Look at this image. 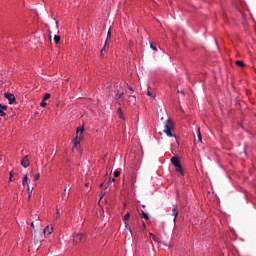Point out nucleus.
<instances>
[{"instance_id": "20", "label": "nucleus", "mask_w": 256, "mask_h": 256, "mask_svg": "<svg viewBox=\"0 0 256 256\" xmlns=\"http://www.w3.org/2000/svg\"><path fill=\"white\" fill-rule=\"evenodd\" d=\"M79 131H80V135H83V131H85V127H81L80 129L77 128V135H79Z\"/></svg>"}, {"instance_id": "35", "label": "nucleus", "mask_w": 256, "mask_h": 256, "mask_svg": "<svg viewBox=\"0 0 256 256\" xmlns=\"http://www.w3.org/2000/svg\"><path fill=\"white\" fill-rule=\"evenodd\" d=\"M9 175H10V177H9V181H13V173H12V172H10V173H9Z\"/></svg>"}, {"instance_id": "19", "label": "nucleus", "mask_w": 256, "mask_h": 256, "mask_svg": "<svg viewBox=\"0 0 256 256\" xmlns=\"http://www.w3.org/2000/svg\"><path fill=\"white\" fill-rule=\"evenodd\" d=\"M123 95H125L123 92L122 93H117L116 94L117 101H119V99H123Z\"/></svg>"}, {"instance_id": "14", "label": "nucleus", "mask_w": 256, "mask_h": 256, "mask_svg": "<svg viewBox=\"0 0 256 256\" xmlns=\"http://www.w3.org/2000/svg\"><path fill=\"white\" fill-rule=\"evenodd\" d=\"M172 213L174 215V221H177V215H179V212H177V207L172 209Z\"/></svg>"}, {"instance_id": "29", "label": "nucleus", "mask_w": 256, "mask_h": 256, "mask_svg": "<svg viewBox=\"0 0 256 256\" xmlns=\"http://www.w3.org/2000/svg\"><path fill=\"white\" fill-rule=\"evenodd\" d=\"M127 87L131 91V93H135V90L133 89V87H131V85L127 84Z\"/></svg>"}, {"instance_id": "38", "label": "nucleus", "mask_w": 256, "mask_h": 256, "mask_svg": "<svg viewBox=\"0 0 256 256\" xmlns=\"http://www.w3.org/2000/svg\"><path fill=\"white\" fill-rule=\"evenodd\" d=\"M147 95L149 96V97H152L153 96V94H151V92H147Z\"/></svg>"}, {"instance_id": "17", "label": "nucleus", "mask_w": 256, "mask_h": 256, "mask_svg": "<svg viewBox=\"0 0 256 256\" xmlns=\"http://www.w3.org/2000/svg\"><path fill=\"white\" fill-rule=\"evenodd\" d=\"M236 65H237L238 67H245V62H243V61H241V60H237V61H236Z\"/></svg>"}, {"instance_id": "28", "label": "nucleus", "mask_w": 256, "mask_h": 256, "mask_svg": "<svg viewBox=\"0 0 256 256\" xmlns=\"http://www.w3.org/2000/svg\"><path fill=\"white\" fill-rule=\"evenodd\" d=\"M5 115H7V113H5V110L0 109V117H5Z\"/></svg>"}, {"instance_id": "9", "label": "nucleus", "mask_w": 256, "mask_h": 256, "mask_svg": "<svg viewBox=\"0 0 256 256\" xmlns=\"http://www.w3.org/2000/svg\"><path fill=\"white\" fill-rule=\"evenodd\" d=\"M128 103L135 105L137 103V97L135 95L128 96Z\"/></svg>"}, {"instance_id": "5", "label": "nucleus", "mask_w": 256, "mask_h": 256, "mask_svg": "<svg viewBox=\"0 0 256 256\" xmlns=\"http://www.w3.org/2000/svg\"><path fill=\"white\" fill-rule=\"evenodd\" d=\"M30 164L31 162L29 161V156H24L21 160L22 167H24V169H27V167H29Z\"/></svg>"}, {"instance_id": "30", "label": "nucleus", "mask_w": 256, "mask_h": 256, "mask_svg": "<svg viewBox=\"0 0 256 256\" xmlns=\"http://www.w3.org/2000/svg\"><path fill=\"white\" fill-rule=\"evenodd\" d=\"M120 175H121V172H120V171H115V172H114V177L117 178V177H119Z\"/></svg>"}, {"instance_id": "6", "label": "nucleus", "mask_w": 256, "mask_h": 256, "mask_svg": "<svg viewBox=\"0 0 256 256\" xmlns=\"http://www.w3.org/2000/svg\"><path fill=\"white\" fill-rule=\"evenodd\" d=\"M43 233L45 235V237H49V235H51V233H53V226H46L43 230Z\"/></svg>"}, {"instance_id": "24", "label": "nucleus", "mask_w": 256, "mask_h": 256, "mask_svg": "<svg viewBox=\"0 0 256 256\" xmlns=\"http://www.w3.org/2000/svg\"><path fill=\"white\" fill-rule=\"evenodd\" d=\"M1 111H7V105L0 104Z\"/></svg>"}, {"instance_id": "27", "label": "nucleus", "mask_w": 256, "mask_h": 256, "mask_svg": "<svg viewBox=\"0 0 256 256\" xmlns=\"http://www.w3.org/2000/svg\"><path fill=\"white\" fill-rule=\"evenodd\" d=\"M145 229H147V225H145V222H142L141 231H145Z\"/></svg>"}, {"instance_id": "37", "label": "nucleus", "mask_w": 256, "mask_h": 256, "mask_svg": "<svg viewBox=\"0 0 256 256\" xmlns=\"http://www.w3.org/2000/svg\"><path fill=\"white\" fill-rule=\"evenodd\" d=\"M153 241H157V237L155 235H152Z\"/></svg>"}, {"instance_id": "2", "label": "nucleus", "mask_w": 256, "mask_h": 256, "mask_svg": "<svg viewBox=\"0 0 256 256\" xmlns=\"http://www.w3.org/2000/svg\"><path fill=\"white\" fill-rule=\"evenodd\" d=\"M87 239V234H79V233H74L73 235V242L74 243H83Z\"/></svg>"}, {"instance_id": "8", "label": "nucleus", "mask_w": 256, "mask_h": 256, "mask_svg": "<svg viewBox=\"0 0 256 256\" xmlns=\"http://www.w3.org/2000/svg\"><path fill=\"white\" fill-rule=\"evenodd\" d=\"M175 169H176V173H179L181 177H185V170L183 169L181 164L178 166H175Z\"/></svg>"}, {"instance_id": "26", "label": "nucleus", "mask_w": 256, "mask_h": 256, "mask_svg": "<svg viewBox=\"0 0 256 256\" xmlns=\"http://www.w3.org/2000/svg\"><path fill=\"white\" fill-rule=\"evenodd\" d=\"M32 194H33V190H31V188H28V199H31Z\"/></svg>"}, {"instance_id": "32", "label": "nucleus", "mask_w": 256, "mask_h": 256, "mask_svg": "<svg viewBox=\"0 0 256 256\" xmlns=\"http://www.w3.org/2000/svg\"><path fill=\"white\" fill-rule=\"evenodd\" d=\"M128 45L131 48V47H133L135 45V42L133 40H130Z\"/></svg>"}, {"instance_id": "36", "label": "nucleus", "mask_w": 256, "mask_h": 256, "mask_svg": "<svg viewBox=\"0 0 256 256\" xmlns=\"http://www.w3.org/2000/svg\"><path fill=\"white\" fill-rule=\"evenodd\" d=\"M59 217H61V216L59 215V210L57 209L56 210V219H59Z\"/></svg>"}, {"instance_id": "13", "label": "nucleus", "mask_w": 256, "mask_h": 256, "mask_svg": "<svg viewBox=\"0 0 256 256\" xmlns=\"http://www.w3.org/2000/svg\"><path fill=\"white\" fill-rule=\"evenodd\" d=\"M80 143H81V138H79V136H76V137L73 139L74 147H77Z\"/></svg>"}, {"instance_id": "16", "label": "nucleus", "mask_w": 256, "mask_h": 256, "mask_svg": "<svg viewBox=\"0 0 256 256\" xmlns=\"http://www.w3.org/2000/svg\"><path fill=\"white\" fill-rule=\"evenodd\" d=\"M54 41H55L56 44H59L61 42V36L55 35L54 36Z\"/></svg>"}, {"instance_id": "11", "label": "nucleus", "mask_w": 256, "mask_h": 256, "mask_svg": "<svg viewBox=\"0 0 256 256\" xmlns=\"http://www.w3.org/2000/svg\"><path fill=\"white\" fill-rule=\"evenodd\" d=\"M117 113H118L119 119H122V121H125V116L123 115V109H121V107L117 109Z\"/></svg>"}, {"instance_id": "33", "label": "nucleus", "mask_w": 256, "mask_h": 256, "mask_svg": "<svg viewBox=\"0 0 256 256\" xmlns=\"http://www.w3.org/2000/svg\"><path fill=\"white\" fill-rule=\"evenodd\" d=\"M124 224H125L126 229H128V231H131V227H129V223L125 222Z\"/></svg>"}, {"instance_id": "4", "label": "nucleus", "mask_w": 256, "mask_h": 256, "mask_svg": "<svg viewBox=\"0 0 256 256\" xmlns=\"http://www.w3.org/2000/svg\"><path fill=\"white\" fill-rule=\"evenodd\" d=\"M4 97H5L6 99H8L9 105H13V103H15V95H14V94L5 93V94H4Z\"/></svg>"}, {"instance_id": "41", "label": "nucleus", "mask_w": 256, "mask_h": 256, "mask_svg": "<svg viewBox=\"0 0 256 256\" xmlns=\"http://www.w3.org/2000/svg\"><path fill=\"white\" fill-rule=\"evenodd\" d=\"M112 181H115V178H113Z\"/></svg>"}, {"instance_id": "1", "label": "nucleus", "mask_w": 256, "mask_h": 256, "mask_svg": "<svg viewBox=\"0 0 256 256\" xmlns=\"http://www.w3.org/2000/svg\"><path fill=\"white\" fill-rule=\"evenodd\" d=\"M173 131H175V123H173L171 118H168L164 125V133L167 135V137H175Z\"/></svg>"}, {"instance_id": "40", "label": "nucleus", "mask_w": 256, "mask_h": 256, "mask_svg": "<svg viewBox=\"0 0 256 256\" xmlns=\"http://www.w3.org/2000/svg\"><path fill=\"white\" fill-rule=\"evenodd\" d=\"M180 93H182L183 95H185V92H184V91H180Z\"/></svg>"}, {"instance_id": "7", "label": "nucleus", "mask_w": 256, "mask_h": 256, "mask_svg": "<svg viewBox=\"0 0 256 256\" xmlns=\"http://www.w3.org/2000/svg\"><path fill=\"white\" fill-rule=\"evenodd\" d=\"M171 163L174 167H179V165H181V162L177 156L171 158Z\"/></svg>"}, {"instance_id": "39", "label": "nucleus", "mask_w": 256, "mask_h": 256, "mask_svg": "<svg viewBox=\"0 0 256 256\" xmlns=\"http://www.w3.org/2000/svg\"><path fill=\"white\" fill-rule=\"evenodd\" d=\"M31 227H35V224L33 222L31 223Z\"/></svg>"}, {"instance_id": "10", "label": "nucleus", "mask_w": 256, "mask_h": 256, "mask_svg": "<svg viewBox=\"0 0 256 256\" xmlns=\"http://www.w3.org/2000/svg\"><path fill=\"white\" fill-rule=\"evenodd\" d=\"M135 183H137V174L133 173L131 175V185H132V187H135Z\"/></svg>"}, {"instance_id": "3", "label": "nucleus", "mask_w": 256, "mask_h": 256, "mask_svg": "<svg viewBox=\"0 0 256 256\" xmlns=\"http://www.w3.org/2000/svg\"><path fill=\"white\" fill-rule=\"evenodd\" d=\"M109 39H111V30H109L108 33H107V39H106V42L104 44V47L101 50V55H103V53H105V51H107V49H109V44H107Z\"/></svg>"}, {"instance_id": "12", "label": "nucleus", "mask_w": 256, "mask_h": 256, "mask_svg": "<svg viewBox=\"0 0 256 256\" xmlns=\"http://www.w3.org/2000/svg\"><path fill=\"white\" fill-rule=\"evenodd\" d=\"M22 185H23V187H25L26 185H29V176L27 174L24 175V177H23Z\"/></svg>"}, {"instance_id": "25", "label": "nucleus", "mask_w": 256, "mask_h": 256, "mask_svg": "<svg viewBox=\"0 0 256 256\" xmlns=\"http://www.w3.org/2000/svg\"><path fill=\"white\" fill-rule=\"evenodd\" d=\"M40 178L41 174L37 173L36 175H34V181H39Z\"/></svg>"}, {"instance_id": "34", "label": "nucleus", "mask_w": 256, "mask_h": 256, "mask_svg": "<svg viewBox=\"0 0 256 256\" xmlns=\"http://www.w3.org/2000/svg\"><path fill=\"white\" fill-rule=\"evenodd\" d=\"M40 105H41V107H47L45 100H43Z\"/></svg>"}, {"instance_id": "23", "label": "nucleus", "mask_w": 256, "mask_h": 256, "mask_svg": "<svg viewBox=\"0 0 256 256\" xmlns=\"http://www.w3.org/2000/svg\"><path fill=\"white\" fill-rule=\"evenodd\" d=\"M50 98H51V94L46 93V94L44 95L43 101H47V99H50Z\"/></svg>"}, {"instance_id": "21", "label": "nucleus", "mask_w": 256, "mask_h": 256, "mask_svg": "<svg viewBox=\"0 0 256 256\" xmlns=\"http://www.w3.org/2000/svg\"><path fill=\"white\" fill-rule=\"evenodd\" d=\"M198 139L199 141H203V136L201 135V130L198 128Z\"/></svg>"}, {"instance_id": "18", "label": "nucleus", "mask_w": 256, "mask_h": 256, "mask_svg": "<svg viewBox=\"0 0 256 256\" xmlns=\"http://www.w3.org/2000/svg\"><path fill=\"white\" fill-rule=\"evenodd\" d=\"M124 221L125 222H127V221H129V219H131V214H129V213H126L125 215H124Z\"/></svg>"}, {"instance_id": "31", "label": "nucleus", "mask_w": 256, "mask_h": 256, "mask_svg": "<svg viewBox=\"0 0 256 256\" xmlns=\"http://www.w3.org/2000/svg\"><path fill=\"white\" fill-rule=\"evenodd\" d=\"M67 188L64 189V193L62 194V199H65L67 197Z\"/></svg>"}, {"instance_id": "15", "label": "nucleus", "mask_w": 256, "mask_h": 256, "mask_svg": "<svg viewBox=\"0 0 256 256\" xmlns=\"http://www.w3.org/2000/svg\"><path fill=\"white\" fill-rule=\"evenodd\" d=\"M141 217L142 219H146V221H149V214H147L145 211H142Z\"/></svg>"}, {"instance_id": "22", "label": "nucleus", "mask_w": 256, "mask_h": 256, "mask_svg": "<svg viewBox=\"0 0 256 256\" xmlns=\"http://www.w3.org/2000/svg\"><path fill=\"white\" fill-rule=\"evenodd\" d=\"M150 47L153 51H157V46L154 45L153 42L150 41Z\"/></svg>"}]
</instances>
